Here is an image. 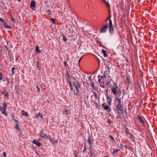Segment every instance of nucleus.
Masks as SVG:
<instances>
[{"label": "nucleus", "instance_id": "1", "mask_svg": "<svg viewBox=\"0 0 157 157\" xmlns=\"http://www.w3.org/2000/svg\"><path fill=\"white\" fill-rule=\"evenodd\" d=\"M109 26L107 25H105L99 31L100 33H105L107 31V29L109 27V33L110 36H112L114 32V27L111 19H109Z\"/></svg>", "mask_w": 157, "mask_h": 157}, {"label": "nucleus", "instance_id": "2", "mask_svg": "<svg viewBox=\"0 0 157 157\" xmlns=\"http://www.w3.org/2000/svg\"><path fill=\"white\" fill-rule=\"evenodd\" d=\"M3 106L0 105V110L2 112V113L5 115L6 116H7V113L6 112L7 105L5 102L3 103Z\"/></svg>", "mask_w": 157, "mask_h": 157}, {"label": "nucleus", "instance_id": "3", "mask_svg": "<svg viewBox=\"0 0 157 157\" xmlns=\"http://www.w3.org/2000/svg\"><path fill=\"white\" fill-rule=\"evenodd\" d=\"M113 83L115 84V85L111 88L112 92L113 94L116 96L117 94V90L118 89V87L116 83H115L112 80Z\"/></svg>", "mask_w": 157, "mask_h": 157}, {"label": "nucleus", "instance_id": "4", "mask_svg": "<svg viewBox=\"0 0 157 157\" xmlns=\"http://www.w3.org/2000/svg\"><path fill=\"white\" fill-rule=\"evenodd\" d=\"M74 87L76 91V94L80 96L81 94L82 93L81 92H80L79 90V88H80L79 83V82H78L76 83H75L74 84Z\"/></svg>", "mask_w": 157, "mask_h": 157}, {"label": "nucleus", "instance_id": "5", "mask_svg": "<svg viewBox=\"0 0 157 157\" xmlns=\"http://www.w3.org/2000/svg\"><path fill=\"white\" fill-rule=\"evenodd\" d=\"M93 93L94 94V96L95 98L94 100L92 101L96 105H98V104L97 102V100L99 99V98L98 97L97 94H96L95 92L94 91L93 92Z\"/></svg>", "mask_w": 157, "mask_h": 157}, {"label": "nucleus", "instance_id": "6", "mask_svg": "<svg viewBox=\"0 0 157 157\" xmlns=\"http://www.w3.org/2000/svg\"><path fill=\"white\" fill-rule=\"evenodd\" d=\"M75 34V33L74 30L72 29H70L69 30V32L67 33V35L68 36L70 37L74 36Z\"/></svg>", "mask_w": 157, "mask_h": 157}, {"label": "nucleus", "instance_id": "7", "mask_svg": "<svg viewBox=\"0 0 157 157\" xmlns=\"http://www.w3.org/2000/svg\"><path fill=\"white\" fill-rule=\"evenodd\" d=\"M40 137H41V138H44V139L49 138V136H47V134L44 132L43 130H42L40 132Z\"/></svg>", "mask_w": 157, "mask_h": 157}, {"label": "nucleus", "instance_id": "8", "mask_svg": "<svg viewBox=\"0 0 157 157\" xmlns=\"http://www.w3.org/2000/svg\"><path fill=\"white\" fill-rule=\"evenodd\" d=\"M36 2L35 1L32 0L30 3V7L32 8L33 10H35V9L36 7Z\"/></svg>", "mask_w": 157, "mask_h": 157}, {"label": "nucleus", "instance_id": "9", "mask_svg": "<svg viewBox=\"0 0 157 157\" xmlns=\"http://www.w3.org/2000/svg\"><path fill=\"white\" fill-rule=\"evenodd\" d=\"M32 143L38 146H40L41 145V144L38 140L34 139L32 141Z\"/></svg>", "mask_w": 157, "mask_h": 157}, {"label": "nucleus", "instance_id": "10", "mask_svg": "<svg viewBox=\"0 0 157 157\" xmlns=\"http://www.w3.org/2000/svg\"><path fill=\"white\" fill-rule=\"evenodd\" d=\"M137 119L139 122L141 123L143 125L144 124V122L141 116H138L137 117Z\"/></svg>", "mask_w": 157, "mask_h": 157}, {"label": "nucleus", "instance_id": "11", "mask_svg": "<svg viewBox=\"0 0 157 157\" xmlns=\"http://www.w3.org/2000/svg\"><path fill=\"white\" fill-rule=\"evenodd\" d=\"M98 80L102 88H104L105 87V83L104 80H101L100 79H98Z\"/></svg>", "mask_w": 157, "mask_h": 157}, {"label": "nucleus", "instance_id": "12", "mask_svg": "<svg viewBox=\"0 0 157 157\" xmlns=\"http://www.w3.org/2000/svg\"><path fill=\"white\" fill-rule=\"evenodd\" d=\"M116 108L118 111H122L123 110V108L122 105H117L116 106Z\"/></svg>", "mask_w": 157, "mask_h": 157}, {"label": "nucleus", "instance_id": "13", "mask_svg": "<svg viewBox=\"0 0 157 157\" xmlns=\"http://www.w3.org/2000/svg\"><path fill=\"white\" fill-rule=\"evenodd\" d=\"M87 142L88 143L89 145L90 146V149H91V148H92V143L91 142L90 137V136L88 138Z\"/></svg>", "mask_w": 157, "mask_h": 157}, {"label": "nucleus", "instance_id": "14", "mask_svg": "<svg viewBox=\"0 0 157 157\" xmlns=\"http://www.w3.org/2000/svg\"><path fill=\"white\" fill-rule=\"evenodd\" d=\"M115 100L118 101V103L117 105H122V103L121 102V98H117V97H115Z\"/></svg>", "mask_w": 157, "mask_h": 157}, {"label": "nucleus", "instance_id": "15", "mask_svg": "<svg viewBox=\"0 0 157 157\" xmlns=\"http://www.w3.org/2000/svg\"><path fill=\"white\" fill-rule=\"evenodd\" d=\"M48 139L50 140V141L53 144H55L56 143H57V141L55 140L54 138H52L50 136H49V138Z\"/></svg>", "mask_w": 157, "mask_h": 157}, {"label": "nucleus", "instance_id": "16", "mask_svg": "<svg viewBox=\"0 0 157 157\" xmlns=\"http://www.w3.org/2000/svg\"><path fill=\"white\" fill-rule=\"evenodd\" d=\"M89 79H90V84L91 86L92 87V88L93 89L94 88L95 86L93 82L92 81V80L91 78H89Z\"/></svg>", "mask_w": 157, "mask_h": 157}, {"label": "nucleus", "instance_id": "17", "mask_svg": "<svg viewBox=\"0 0 157 157\" xmlns=\"http://www.w3.org/2000/svg\"><path fill=\"white\" fill-rule=\"evenodd\" d=\"M125 132L127 135H129L130 134L129 130L126 128H125Z\"/></svg>", "mask_w": 157, "mask_h": 157}, {"label": "nucleus", "instance_id": "18", "mask_svg": "<svg viewBox=\"0 0 157 157\" xmlns=\"http://www.w3.org/2000/svg\"><path fill=\"white\" fill-rule=\"evenodd\" d=\"M35 50L36 52H38L40 53L41 52V51L40 50L38 46H36V47Z\"/></svg>", "mask_w": 157, "mask_h": 157}, {"label": "nucleus", "instance_id": "19", "mask_svg": "<svg viewBox=\"0 0 157 157\" xmlns=\"http://www.w3.org/2000/svg\"><path fill=\"white\" fill-rule=\"evenodd\" d=\"M39 116H40V117H41V118L42 119H43V115H41L40 113H39L38 114H36V117H36V118H38V117Z\"/></svg>", "mask_w": 157, "mask_h": 157}, {"label": "nucleus", "instance_id": "20", "mask_svg": "<svg viewBox=\"0 0 157 157\" xmlns=\"http://www.w3.org/2000/svg\"><path fill=\"white\" fill-rule=\"evenodd\" d=\"M63 40L64 42H66L67 41V38L66 37L64 36V35H63Z\"/></svg>", "mask_w": 157, "mask_h": 157}, {"label": "nucleus", "instance_id": "21", "mask_svg": "<svg viewBox=\"0 0 157 157\" xmlns=\"http://www.w3.org/2000/svg\"><path fill=\"white\" fill-rule=\"evenodd\" d=\"M102 52L103 54V55L105 57L107 56V54L106 53L105 51L103 49L102 50Z\"/></svg>", "mask_w": 157, "mask_h": 157}, {"label": "nucleus", "instance_id": "22", "mask_svg": "<svg viewBox=\"0 0 157 157\" xmlns=\"http://www.w3.org/2000/svg\"><path fill=\"white\" fill-rule=\"evenodd\" d=\"M105 74H104L102 76H101V78L99 79L104 80L105 79Z\"/></svg>", "mask_w": 157, "mask_h": 157}, {"label": "nucleus", "instance_id": "23", "mask_svg": "<svg viewBox=\"0 0 157 157\" xmlns=\"http://www.w3.org/2000/svg\"><path fill=\"white\" fill-rule=\"evenodd\" d=\"M14 128L17 130L20 129V127L18 125V124H16V126L14 127Z\"/></svg>", "mask_w": 157, "mask_h": 157}, {"label": "nucleus", "instance_id": "24", "mask_svg": "<svg viewBox=\"0 0 157 157\" xmlns=\"http://www.w3.org/2000/svg\"><path fill=\"white\" fill-rule=\"evenodd\" d=\"M22 116H25L26 117H29V114L27 112H25V113H23L22 114Z\"/></svg>", "mask_w": 157, "mask_h": 157}, {"label": "nucleus", "instance_id": "25", "mask_svg": "<svg viewBox=\"0 0 157 157\" xmlns=\"http://www.w3.org/2000/svg\"><path fill=\"white\" fill-rule=\"evenodd\" d=\"M15 69V68L14 67H13L12 68V74L13 75L15 74L14 70Z\"/></svg>", "mask_w": 157, "mask_h": 157}, {"label": "nucleus", "instance_id": "26", "mask_svg": "<svg viewBox=\"0 0 157 157\" xmlns=\"http://www.w3.org/2000/svg\"><path fill=\"white\" fill-rule=\"evenodd\" d=\"M51 21V23L54 24H55V19L53 18H51L50 19Z\"/></svg>", "mask_w": 157, "mask_h": 157}, {"label": "nucleus", "instance_id": "27", "mask_svg": "<svg viewBox=\"0 0 157 157\" xmlns=\"http://www.w3.org/2000/svg\"><path fill=\"white\" fill-rule=\"evenodd\" d=\"M109 137L110 139H111V140H113V142L115 141V140L114 138L111 135H109Z\"/></svg>", "mask_w": 157, "mask_h": 157}, {"label": "nucleus", "instance_id": "28", "mask_svg": "<svg viewBox=\"0 0 157 157\" xmlns=\"http://www.w3.org/2000/svg\"><path fill=\"white\" fill-rule=\"evenodd\" d=\"M5 96L7 97H8L9 96V95L7 91H6V93H5Z\"/></svg>", "mask_w": 157, "mask_h": 157}, {"label": "nucleus", "instance_id": "29", "mask_svg": "<svg viewBox=\"0 0 157 157\" xmlns=\"http://www.w3.org/2000/svg\"><path fill=\"white\" fill-rule=\"evenodd\" d=\"M104 109L105 110H107L109 109V107L108 105H107L104 106Z\"/></svg>", "mask_w": 157, "mask_h": 157}, {"label": "nucleus", "instance_id": "30", "mask_svg": "<svg viewBox=\"0 0 157 157\" xmlns=\"http://www.w3.org/2000/svg\"><path fill=\"white\" fill-rule=\"evenodd\" d=\"M119 151V149H116V150H115L114 149H113V152L112 154H113V153H116Z\"/></svg>", "mask_w": 157, "mask_h": 157}, {"label": "nucleus", "instance_id": "31", "mask_svg": "<svg viewBox=\"0 0 157 157\" xmlns=\"http://www.w3.org/2000/svg\"><path fill=\"white\" fill-rule=\"evenodd\" d=\"M92 148H91V149H90V155L91 156H92L93 155V153L92 152Z\"/></svg>", "mask_w": 157, "mask_h": 157}, {"label": "nucleus", "instance_id": "32", "mask_svg": "<svg viewBox=\"0 0 157 157\" xmlns=\"http://www.w3.org/2000/svg\"><path fill=\"white\" fill-rule=\"evenodd\" d=\"M5 28H8L10 29H11V27L10 25H6L5 26Z\"/></svg>", "mask_w": 157, "mask_h": 157}, {"label": "nucleus", "instance_id": "33", "mask_svg": "<svg viewBox=\"0 0 157 157\" xmlns=\"http://www.w3.org/2000/svg\"><path fill=\"white\" fill-rule=\"evenodd\" d=\"M119 93L120 94H121V91L120 89H119L117 90V94Z\"/></svg>", "mask_w": 157, "mask_h": 157}, {"label": "nucleus", "instance_id": "34", "mask_svg": "<svg viewBox=\"0 0 157 157\" xmlns=\"http://www.w3.org/2000/svg\"><path fill=\"white\" fill-rule=\"evenodd\" d=\"M46 12L49 15H50L51 14V12L50 10H48Z\"/></svg>", "mask_w": 157, "mask_h": 157}, {"label": "nucleus", "instance_id": "35", "mask_svg": "<svg viewBox=\"0 0 157 157\" xmlns=\"http://www.w3.org/2000/svg\"><path fill=\"white\" fill-rule=\"evenodd\" d=\"M86 143H85V144H84V148L83 151L84 152V151H85L86 150Z\"/></svg>", "mask_w": 157, "mask_h": 157}, {"label": "nucleus", "instance_id": "36", "mask_svg": "<svg viewBox=\"0 0 157 157\" xmlns=\"http://www.w3.org/2000/svg\"><path fill=\"white\" fill-rule=\"evenodd\" d=\"M11 114H12V117L13 118V119L14 120V117H15L13 113H12Z\"/></svg>", "mask_w": 157, "mask_h": 157}, {"label": "nucleus", "instance_id": "37", "mask_svg": "<svg viewBox=\"0 0 157 157\" xmlns=\"http://www.w3.org/2000/svg\"><path fill=\"white\" fill-rule=\"evenodd\" d=\"M3 155L4 157H6V153L5 152H4L3 153Z\"/></svg>", "mask_w": 157, "mask_h": 157}, {"label": "nucleus", "instance_id": "38", "mask_svg": "<svg viewBox=\"0 0 157 157\" xmlns=\"http://www.w3.org/2000/svg\"><path fill=\"white\" fill-rule=\"evenodd\" d=\"M37 68H38L39 69H40V68H39V63H38V62H37Z\"/></svg>", "mask_w": 157, "mask_h": 157}, {"label": "nucleus", "instance_id": "39", "mask_svg": "<svg viewBox=\"0 0 157 157\" xmlns=\"http://www.w3.org/2000/svg\"><path fill=\"white\" fill-rule=\"evenodd\" d=\"M36 88L37 89V91L38 92H39L40 91V88H39V87L37 86H36Z\"/></svg>", "mask_w": 157, "mask_h": 157}, {"label": "nucleus", "instance_id": "40", "mask_svg": "<svg viewBox=\"0 0 157 157\" xmlns=\"http://www.w3.org/2000/svg\"><path fill=\"white\" fill-rule=\"evenodd\" d=\"M0 21L4 22V21L2 18H0Z\"/></svg>", "mask_w": 157, "mask_h": 157}, {"label": "nucleus", "instance_id": "41", "mask_svg": "<svg viewBox=\"0 0 157 157\" xmlns=\"http://www.w3.org/2000/svg\"><path fill=\"white\" fill-rule=\"evenodd\" d=\"M2 75L1 73H0V80H2Z\"/></svg>", "mask_w": 157, "mask_h": 157}, {"label": "nucleus", "instance_id": "42", "mask_svg": "<svg viewBox=\"0 0 157 157\" xmlns=\"http://www.w3.org/2000/svg\"><path fill=\"white\" fill-rule=\"evenodd\" d=\"M63 63H64V64L65 66H67V64L66 61H64Z\"/></svg>", "mask_w": 157, "mask_h": 157}, {"label": "nucleus", "instance_id": "43", "mask_svg": "<svg viewBox=\"0 0 157 157\" xmlns=\"http://www.w3.org/2000/svg\"><path fill=\"white\" fill-rule=\"evenodd\" d=\"M109 99L110 100V101H109V105H110V104H111V100H112V98H109Z\"/></svg>", "mask_w": 157, "mask_h": 157}, {"label": "nucleus", "instance_id": "44", "mask_svg": "<svg viewBox=\"0 0 157 157\" xmlns=\"http://www.w3.org/2000/svg\"><path fill=\"white\" fill-rule=\"evenodd\" d=\"M126 80L128 82H130V79H129V77H127V78H126Z\"/></svg>", "mask_w": 157, "mask_h": 157}, {"label": "nucleus", "instance_id": "45", "mask_svg": "<svg viewBox=\"0 0 157 157\" xmlns=\"http://www.w3.org/2000/svg\"><path fill=\"white\" fill-rule=\"evenodd\" d=\"M11 20L14 22H15V19L13 18H12Z\"/></svg>", "mask_w": 157, "mask_h": 157}, {"label": "nucleus", "instance_id": "46", "mask_svg": "<svg viewBox=\"0 0 157 157\" xmlns=\"http://www.w3.org/2000/svg\"><path fill=\"white\" fill-rule=\"evenodd\" d=\"M6 80L7 82V83H10V81H9V78H7Z\"/></svg>", "mask_w": 157, "mask_h": 157}, {"label": "nucleus", "instance_id": "47", "mask_svg": "<svg viewBox=\"0 0 157 157\" xmlns=\"http://www.w3.org/2000/svg\"><path fill=\"white\" fill-rule=\"evenodd\" d=\"M129 135V136H131V138H133L134 137V136H133V135L132 134H131L130 133Z\"/></svg>", "mask_w": 157, "mask_h": 157}, {"label": "nucleus", "instance_id": "48", "mask_svg": "<svg viewBox=\"0 0 157 157\" xmlns=\"http://www.w3.org/2000/svg\"><path fill=\"white\" fill-rule=\"evenodd\" d=\"M108 123L109 124H110L111 123V120L110 119H109L108 121Z\"/></svg>", "mask_w": 157, "mask_h": 157}, {"label": "nucleus", "instance_id": "49", "mask_svg": "<svg viewBox=\"0 0 157 157\" xmlns=\"http://www.w3.org/2000/svg\"><path fill=\"white\" fill-rule=\"evenodd\" d=\"M69 84H70V86H71V90H72V85H71V82H70Z\"/></svg>", "mask_w": 157, "mask_h": 157}, {"label": "nucleus", "instance_id": "50", "mask_svg": "<svg viewBox=\"0 0 157 157\" xmlns=\"http://www.w3.org/2000/svg\"><path fill=\"white\" fill-rule=\"evenodd\" d=\"M13 120H14V121L17 123V124L19 123L18 121L17 120L14 119Z\"/></svg>", "mask_w": 157, "mask_h": 157}, {"label": "nucleus", "instance_id": "51", "mask_svg": "<svg viewBox=\"0 0 157 157\" xmlns=\"http://www.w3.org/2000/svg\"><path fill=\"white\" fill-rule=\"evenodd\" d=\"M107 4V6L108 7H110V6L109 3H108L107 4Z\"/></svg>", "mask_w": 157, "mask_h": 157}, {"label": "nucleus", "instance_id": "52", "mask_svg": "<svg viewBox=\"0 0 157 157\" xmlns=\"http://www.w3.org/2000/svg\"><path fill=\"white\" fill-rule=\"evenodd\" d=\"M82 58V57H81L78 60V63H79Z\"/></svg>", "mask_w": 157, "mask_h": 157}, {"label": "nucleus", "instance_id": "53", "mask_svg": "<svg viewBox=\"0 0 157 157\" xmlns=\"http://www.w3.org/2000/svg\"><path fill=\"white\" fill-rule=\"evenodd\" d=\"M107 83L108 85H111V84H110V81H108L107 82Z\"/></svg>", "mask_w": 157, "mask_h": 157}, {"label": "nucleus", "instance_id": "54", "mask_svg": "<svg viewBox=\"0 0 157 157\" xmlns=\"http://www.w3.org/2000/svg\"><path fill=\"white\" fill-rule=\"evenodd\" d=\"M3 26H4V27L5 28V26L6 25V23L5 22H3Z\"/></svg>", "mask_w": 157, "mask_h": 157}, {"label": "nucleus", "instance_id": "55", "mask_svg": "<svg viewBox=\"0 0 157 157\" xmlns=\"http://www.w3.org/2000/svg\"><path fill=\"white\" fill-rule=\"evenodd\" d=\"M6 91L5 90V91H4L3 92H2V94H5V93H6Z\"/></svg>", "mask_w": 157, "mask_h": 157}, {"label": "nucleus", "instance_id": "56", "mask_svg": "<svg viewBox=\"0 0 157 157\" xmlns=\"http://www.w3.org/2000/svg\"><path fill=\"white\" fill-rule=\"evenodd\" d=\"M65 112L66 113V114H67L68 112V110H66Z\"/></svg>", "mask_w": 157, "mask_h": 157}, {"label": "nucleus", "instance_id": "57", "mask_svg": "<svg viewBox=\"0 0 157 157\" xmlns=\"http://www.w3.org/2000/svg\"><path fill=\"white\" fill-rule=\"evenodd\" d=\"M102 1L104 2L105 3H106L105 0H102Z\"/></svg>", "mask_w": 157, "mask_h": 157}, {"label": "nucleus", "instance_id": "58", "mask_svg": "<svg viewBox=\"0 0 157 157\" xmlns=\"http://www.w3.org/2000/svg\"><path fill=\"white\" fill-rule=\"evenodd\" d=\"M102 106H103V107H104V106H105V105H104V104H102Z\"/></svg>", "mask_w": 157, "mask_h": 157}, {"label": "nucleus", "instance_id": "59", "mask_svg": "<svg viewBox=\"0 0 157 157\" xmlns=\"http://www.w3.org/2000/svg\"><path fill=\"white\" fill-rule=\"evenodd\" d=\"M81 28L82 29H82H84V28H83V27H82Z\"/></svg>", "mask_w": 157, "mask_h": 157}, {"label": "nucleus", "instance_id": "60", "mask_svg": "<svg viewBox=\"0 0 157 157\" xmlns=\"http://www.w3.org/2000/svg\"><path fill=\"white\" fill-rule=\"evenodd\" d=\"M108 20V17H107V18L106 19V20L107 21Z\"/></svg>", "mask_w": 157, "mask_h": 157}, {"label": "nucleus", "instance_id": "61", "mask_svg": "<svg viewBox=\"0 0 157 157\" xmlns=\"http://www.w3.org/2000/svg\"><path fill=\"white\" fill-rule=\"evenodd\" d=\"M18 1L19 2H20L21 1V0H18Z\"/></svg>", "mask_w": 157, "mask_h": 157}, {"label": "nucleus", "instance_id": "62", "mask_svg": "<svg viewBox=\"0 0 157 157\" xmlns=\"http://www.w3.org/2000/svg\"><path fill=\"white\" fill-rule=\"evenodd\" d=\"M107 68H108V69H109V67H108Z\"/></svg>", "mask_w": 157, "mask_h": 157}, {"label": "nucleus", "instance_id": "63", "mask_svg": "<svg viewBox=\"0 0 157 157\" xmlns=\"http://www.w3.org/2000/svg\"><path fill=\"white\" fill-rule=\"evenodd\" d=\"M109 98H108H108H107V99H109Z\"/></svg>", "mask_w": 157, "mask_h": 157}]
</instances>
